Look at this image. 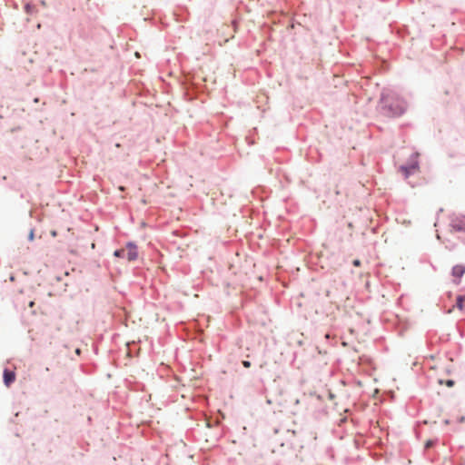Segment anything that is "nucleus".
Instances as JSON below:
<instances>
[{"mask_svg":"<svg viewBox=\"0 0 465 465\" xmlns=\"http://www.w3.org/2000/svg\"><path fill=\"white\" fill-rule=\"evenodd\" d=\"M417 167H418V166H417V164H416V163H415V164H412L411 166H410V165H409V173H411V170H415V169H417Z\"/></svg>","mask_w":465,"mask_h":465,"instance_id":"9d476101","label":"nucleus"},{"mask_svg":"<svg viewBox=\"0 0 465 465\" xmlns=\"http://www.w3.org/2000/svg\"><path fill=\"white\" fill-rule=\"evenodd\" d=\"M75 352H76L77 354H79V353H80V350H79V349H77V350L75 351Z\"/></svg>","mask_w":465,"mask_h":465,"instance_id":"dca6fc26","label":"nucleus"},{"mask_svg":"<svg viewBox=\"0 0 465 465\" xmlns=\"http://www.w3.org/2000/svg\"><path fill=\"white\" fill-rule=\"evenodd\" d=\"M403 102H399L397 97L386 96L382 98V108L388 116H399L403 114Z\"/></svg>","mask_w":465,"mask_h":465,"instance_id":"f257e3e1","label":"nucleus"},{"mask_svg":"<svg viewBox=\"0 0 465 465\" xmlns=\"http://www.w3.org/2000/svg\"><path fill=\"white\" fill-rule=\"evenodd\" d=\"M451 226L456 231H465V216L452 220Z\"/></svg>","mask_w":465,"mask_h":465,"instance_id":"7ed1b4c3","label":"nucleus"},{"mask_svg":"<svg viewBox=\"0 0 465 465\" xmlns=\"http://www.w3.org/2000/svg\"><path fill=\"white\" fill-rule=\"evenodd\" d=\"M353 265L356 266V267H359L361 266V261L356 259L352 262Z\"/></svg>","mask_w":465,"mask_h":465,"instance_id":"6e6552de","label":"nucleus"},{"mask_svg":"<svg viewBox=\"0 0 465 465\" xmlns=\"http://www.w3.org/2000/svg\"><path fill=\"white\" fill-rule=\"evenodd\" d=\"M456 307L460 309V311L465 309V297L464 296H459L456 301Z\"/></svg>","mask_w":465,"mask_h":465,"instance_id":"423d86ee","label":"nucleus"},{"mask_svg":"<svg viewBox=\"0 0 465 465\" xmlns=\"http://www.w3.org/2000/svg\"><path fill=\"white\" fill-rule=\"evenodd\" d=\"M15 380V373L12 371L5 369L4 371V382L5 386L9 387Z\"/></svg>","mask_w":465,"mask_h":465,"instance_id":"20e7f679","label":"nucleus"},{"mask_svg":"<svg viewBox=\"0 0 465 465\" xmlns=\"http://www.w3.org/2000/svg\"><path fill=\"white\" fill-rule=\"evenodd\" d=\"M465 273V265L458 264L452 268V275L458 279H460Z\"/></svg>","mask_w":465,"mask_h":465,"instance_id":"39448f33","label":"nucleus"},{"mask_svg":"<svg viewBox=\"0 0 465 465\" xmlns=\"http://www.w3.org/2000/svg\"><path fill=\"white\" fill-rule=\"evenodd\" d=\"M242 365L245 367V368H249L251 366V362L249 361H242Z\"/></svg>","mask_w":465,"mask_h":465,"instance_id":"1a4fd4ad","label":"nucleus"},{"mask_svg":"<svg viewBox=\"0 0 465 465\" xmlns=\"http://www.w3.org/2000/svg\"><path fill=\"white\" fill-rule=\"evenodd\" d=\"M114 254L116 257L126 259L128 262H133L138 257L137 247L133 243H128L125 248L116 250Z\"/></svg>","mask_w":465,"mask_h":465,"instance_id":"f03ea898","label":"nucleus"},{"mask_svg":"<svg viewBox=\"0 0 465 465\" xmlns=\"http://www.w3.org/2000/svg\"><path fill=\"white\" fill-rule=\"evenodd\" d=\"M452 384H453V381H448V385H449V386H451Z\"/></svg>","mask_w":465,"mask_h":465,"instance_id":"ddd939ff","label":"nucleus"},{"mask_svg":"<svg viewBox=\"0 0 465 465\" xmlns=\"http://www.w3.org/2000/svg\"><path fill=\"white\" fill-rule=\"evenodd\" d=\"M464 420H465V417H463V416H462V417H460V422H463Z\"/></svg>","mask_w":465,"mask_h":465,"instance_id":"f8f14e48","label":"nucleus"},{"mask_svg":"<svg viewBox=\"0 0 465 465\" xmlns=\"http://www.w3.org/2000/svg\"><path fill=\"white\" fill-rule=\"evenodd\" d=\"M401 171H402L404 173H406V174H407V168H406V167L401 166Z\"/></svg>","mask_w":465,"mask_h":465,"instance_id":"9b49d317","label":"nucleus"},{"mask_svg":"<svg viewBox=\"0 0 465 465\" xmlns=\"http://www.w3.org/2000/svg\"><path fill=\"white\" fill-rule=\"evenodd\" d=\"M119 190H120V191H124V186H120V187H119Z\"/></svg>","mask_w":465,"mask_h":465,"instance_id":"4468645a","label":"nucleus"},{"mask_svg":"<svg viewBox=\"0 0 465 465\" xmlns=\"http://www.w3.org/2000/svg\"><path fill=\"white\" fill-rule=\"evenodd\" d=\"M434 444H435L434 440H429L425 443V448L429 449V448L432 447Z\"/></svg>","mask_w":465,"mask_h":465,"instance_id":"0eeeda50","label":"nucleus"},{"mask_svg":"<svg viewBox=\"0 0 465 465\" xmlns=\"http://www.w3.org/2000/svg\"><path fill=\"white\" fill-rule=\"evenodd\" d=\"M34 304H35V303H34V302H30V304H29V306H30V307H33V306H34Z\"/></svg>","mask_w":465,"mask_h":465,"instance_id":"2eb2a0df","label":"nucleus"}]
</instances>
